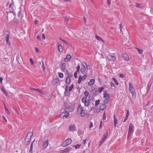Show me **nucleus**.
I'll use <instances>...</instances> for the list:
<instances>
[{
    "instance_id": "f257e3e1",
    "label": "nucleus",
    "mask_w": 153,
    "mask_h": 153,
    "mask_svg": "<svg viewBox=\"0 0 153 153\" xmlns=\"http://www.w3.org/2000/svg\"><path fill=\"white\" fill-rule=\"evenodd\" d=\"M129 90V92L132 94V97L133 99H135L136 97L135 90L133 85L131 82L128 83Z\"/></svg>"
},
{
    "instance_id": "f03ea898",
    "label": "nucleus",
    "mask_w": 153,
    "mask_h": 153,
    "mask_svg": "<svg viewBox=\"0 0 153 153\" xmlns=\"http://www.w3.org/2000/svg\"><path fill=\"white\" fill-rule=\"evenodd\" d=\"M77 111L80 114V115L82 117H84L86 114L85 110L83 109L81 104H79L78 107Z\"/></svg>"
},
{
    "instance_id": "7ed1b4c3",
    "label": "nucleus",
    "mask_w": 153,
    "mask_h": 153,
    "mask_svg": "<svg viewBox=\"0 0 153 153\" xmlns=\"http://www.w3.org/2000/svg\"><path fill=\"white\" fill-rule=\"evenodd\" d=\"M10 32L8 30H6L4 34V38L6 41L7 44L8 45H11V43L9 41Z\"/></svg>"
},
{
    "instance_id": "20e7f679",
    "label": "nucleus",
    "mask_w": 153,
    "mask_h": 153,
    "mask_svg": "<svg viewBox=\"0 0 153 153\" xmlns=\"http://www.w3.org/2000/svg\"><path fill=\"white\" fill-rule=\"evenodd\" d=\"M33 133L32 132H30L28 133L27 136L25 138V141L28 142L27 145L30 142Z\"/></svg>"
},
{
    "instance_id": "39448f33",
    "label": "nucleus",
    "mask_w": 153,
    "mask_h": 153,
    "mask_svg": "<svg viewBox=\"0 0 153 153\" xmlns=\"http://www.w3.org/2000/svg\"><path fill=\"white\" fill-rule=\"evenodd\" d=\"M82 102L84 104L86 107H88L90 105V101L89 100H87L86 97H84L82 99Z\"/></svg>"
},
{
    "instance_id": "423d86ee",
    "label": "nucleus",
    "mask_w": 153,
    "mask_h": 153,
    "mask_svg": "<svg viewBox=\"0 0 153 153\" xmlns=\"http://www.w3.org/2000/svg\"><path fill=\"white\" fill-rule=\"evenodd\" d=\"M72 142V140L70 138H68L65 141L62 143L61 145L62 146L65 147L69 145Z\"/></svg>"
},
{
    "instance_id": "0eeeda50",
    "label": "nucleus",
    "mask_w": 153,
    "mask_h": 153,
    "mask_svg": "<svg viewBox=\"0 0 153 153\" xmlns=\"http://www.w3.org/2000/svg\"><path fill=\"white\" fill-rule=\"evenodd\" d=\"M69 114L68 111H65L62 112L60 116L61 118H64L65 117L66 118H68L69 116Z\"/></svg>"
},
{
    "instance_id": "6e6552de",
    "label": "nucleus",
    "mask_w": 153,
    "mask_h": 153,
    "mask_svg": "<svg viewBox=\"0 0 153 153\" xmlns=\"http://www.w3.org/2000/svg\"><path fill=\"white\" fill-rule=\"evenodd\" d=\"M134 131V126L132 123H130L129 124L128 136L131 133H133Z\"/></svg>"
},
{
    "instance_id": "1a4fd4ad",
    "label": "nucleus",
    "mask_w": 153,
    "mask_h": 153,
    "mask_svg": "<svg viewBox=\"0 0 153 153\" xmlns=\"http://www.w3.org/2000/svg\"><path fill=\"white\" fill-rule=\"evenodd\" d=\"M87 76L86 74H85L84 76L82 77L80 76L79 77V79L78 81V83L80 84L81 82L82 81L84 80L85 79Z\"/></svg>"
},
{
    "instance_id": "9d476101",
    "label": "nucleus",
    "mask_w": 153,
    "mask_h": 153,
    "mask_svg": "<svg viewBox=\"0 0 153 153\" xmlns=\"http://www.w3.org/2000/svg\"><path fill=\"white\" fill-rule=\"evenodd\" d=\"M68 128L69 131H76V127L74 125H70Z\"/></svg>"
},
{
    "instance_id": "9b49d317",
    "label": "nucleus",
    "mask_w": 153,
    "mask_h": 153,
    "mask_svg": "<svg viewBox=\"0 0 153 153\" xmlns=\"http://www.w3.org/2000/svg\"><path fill=\"white\" fill-rule=\"evenodd\" d=\"M107 58L109 60L113 61H115L117 58L115 56L111 55H108Z\"/></svg>"
},
{
    "instance_id": "f8f14e48",
    "label": "nucleus",
    "mask_w": 153,
    "mask_h": 153,
    "mask_svg": "<svg viewBox=\"0 0 153 153\" xmlns=\"http://www.w3.org/2000/svg\"><path fill=\"white\" fill-rule=\"evenodd\" d=\"M122 56L124 59L126 61H128L129 59L128 56L126 54L123 53Z\"/></svg>"
},
{
    "instance_id": "ddd939ff",
    "label": "nucleus",
    "mask_w": 153,
    "mask_h": 153,
    "mask_svg": "<svg viewBox=\"0 0 153 153\" xmlns=\"http://www.w3.org/2000/svg\"><path fill=\"white\" fill-rule=\"evenodd\" d=\"M59 79L58 77L55 78L53 81V83L54 85H56L57 84L59 81Z\"/></svg>"
},
{
    "instance_id": "4468645a",
    "label": "nucleus",
    "mask_w": 153,
    "mask_h": 153,
    "mask_svg": "<svg viewBox=\"0 0 153 153\" xmlns=\"http://www.w3.org/2000/svg\"><path fill=\"white\" fill-rule=\"evenodd\" d=\"M109 94L107 93L106 91L105 90L104 91V98H105V99H109Z\"/></svg>"
},
{
    "instance_id": "2eb2a0df",
    "label": "nucleus",
    "mask_w": 153,
    "mask_h": 153,
    "mask_svg": "<svg viewBox=\"0 0 153 153\" xmlns=\"http://www.w3.org/2000/svg\"><path fill=\"white\" fill-rule=\"evenodd\" d=\"M71 58V55L70 54H68L64 59V60L65 62H68L70 60Z\"/></svg>"
},
{
    "instance_id": "dca6fc26",
    "label": "nucleus",
    "mask_w": 153,
    "mask_h": 153,
    "mask_svg": "<svg viewBox=\"0 0 153 153\" xmlns=\"http://www.w3.org/2000/svg\"><path fill=\"white\" fill-rule=\"evenodd\" d=\"M66 65L65 63H63L62 64L61 66V69L63 72H64L65 71L66 68Z\"/></svg>"
},
{
    "instance_id": "f3484780",
    "label": "nucleus",
    "mask_w": 153,
    "mask_h": 153,
    "mask_svg": "<svg viewBox=\"0 0 153 153\" xmlns=\"http://www.w3.org/2000/svg\"><path fill=\"white\" fill-rule=\"evenodd\" d=\"M48 145V140H47L45 142H44L43 143L42 145L43 147L45 149L47 148Z\"/></svg>"
},
{
    "instance_id": "a211bd4d",
    "label": "nucleus",
    "mask_w": 153,
    "mask_h": 153,
    "mask_svg": "<svg viewBox=\"0 0 153 153\" xmlns=\"http://www.w3.org/2000/svg\"><path fill=\"white\" fill-rule=\"evenodd\" d=\"M71 150L72 148L70 146H68L63 150V152H68L71 151Z\"/></svg>"
},
{
    "instance_id": "6ab92c4d",
    "label": "nucleus",
    "mask_w": 153,
    "mask_h": 153,
    "mask_svg": "<svg viewBox=\"0 0 153 153\" xmlns=\"http://www.w3.org/2000/svg\"><path fill=\"white\" fill-rule=\"evenodd\" d=\"M65 94L66 96H68L69 94V93L68 92V86L67 85H66L65 87Z\"/></svg>"
},
{
    "instance_id": "aec40b11",
    "label": "nucleus",
    "mask_w": 153,
    "mask_h": 153,
    "mask_svg": "<svg viewBox=\"0 0 153 153\" xmlns=\"http://www.w3.org/2000/svg\"><path fill=\"white\" fill-rule=\"evenodd\" d=\"M94 79H91L89 82L88 83V84L89 85H93L94 83Z\"/></svg>"
},
{
    "instance_id": "412c9836",
    "label": "nucleus",
    "mask_w": 153,
    "mask_h": 153,
    "mask_svg": "<svg viewBox=\"0 0 153 153\" xmlns=\"http://www.w3.org/2000/svg\"><path fill=\"white\" fill-rule=\"evenodd\" d=\"M114 127L116 126V124L117 122V119L116 118L115 114H114Z\"/></svg>"
},
{
    "instance_id": "4be33fe9",
    "label": "nucleus",
    "mask_w": 153,
    "mask_h": 153,
    "mask_svg": "<svg viewBox=\"0 0 153 153\" xmlns=\"http://www.w3.org/2000/svg\"><path fill=\"white\" fill-rule=\"evenodd\" d=\"M58 48L59 51L60 52H62L63 51V49L62 46L61 45H58Z\"/></svg>"
},
{
    "instance_id": "5701e85b",
    "label": "nucleus",
    "mask_w": 153,
    "mask_h": 153,
    "mask_svg": "<svg viewBox=\"0 0 153 153\" xmlns=\"http://www.w3.org/2000/svg\"><path fill=\"white\" fill-rule=\"evenodd\" d=\"M65 81L67 84H70V78H69V77H67Z\"/></svg>"
},
{
    "instance_id": "b1692460",
    "label": "nucleus",
    "mask_w": 153,
    "mask_h": 153,
    "mask_svg": "<svg viewBox=\"0 0 153 153\" xmlns=\"http://www.w3.org/2000/svg\"><path fill=\"white\" fill-rule=\"evenodd\" d=\"M106 108V105L105 104H103L100 107V109L102 111H103Z\"/></svg>"
},
{
    "instance_id": "393cba45",
    "label": "nucleus",
    "mask_w": 153,
    "mask_h": 153,
    "mask_svg": "<svg viewBox=\"0 0 153 153\" xmlns=\"http://www.w3.org/2000/svg\"><path fill=\"white\" fill-rule=\"evenodd\" d=\"M34 141H33V142L32 143V144L31 145V146H30V149H29V152H30V153H33V151H32L33 144V143L34 142Z\"/></svg>"
},
{
    "instance_id": "a878e982",
    "label": "nucleus",
    "mask_w": 153,
    "mask_h": 153,
    "mask_svg": "<svg viewBox=\"0 0 153 153\" xmlns=\"http://www.w3.org/2000/svg\"><path fill=\"white\" fill-rule=\"evenodd\" d=\"M136 48L138 51V52L139 53H140V54H142L143 52V50L139 49L138 48Z\"/></svg>"
},
{
    "instance_id": "bb28decb",
    "label": "nucleus",
    "mask_w": 153,
    "mask_h": 153,
    "mask_svg": "<svg viewBox=\"0 0 153 153\" xmlns=\"http://www.w3.org/2000/svg\"><path fill=\"white\" fill-rule=\"evenodd\" d=\"M89 99L88 100H89V101H94V99L93 96H90L89 97Z\"/></svg>"
},
{
    "instance_id": "cd10ccee",
    "label": "nucleus",
    "mask_w": 153,
    "mask_h": 153,
    "mask_svg": "<svg viewBox=\"0 0 153 153\" xmlns=\"http://www.w3.org/2000/svg\"><path fill=\"white\" fill-rule=\"evenodd\" d=\"M104 88H105L103 87H102L98 88V89L99 92L100 93H101L102 91L104 89Z\"/></svg>"
},
{
    "instance_id": "c85d7f7f",
    "label": "nucleus",
    "mask_w": 153,
    "mask_h": 153,
    "mask_svg": "<svg viewBox=\"0 0 153 153\" xmlns=\"http://www.w3.org/2000/svg\"><path fill=\"white\" fill-rule=\"evenodd\" d=\"M60 40H61L63 42L65 43V44L67 45H69V44L65 40L62 39L61 38L60 39Z\"/></svg>"
},
{
    "instance_id": "c756f323",
    "label": "nucleus",
    "mask_w": 153,
    "mask_h": 153,
    "mask_svg": "<svg viewBox=\"0 0 153 153\" xmlns=\"http://www.w3.org/2000/svg\"><path fill=\"white\" fill-rule=\"evenodd\" d=\"M89 94V93L88 91H85L84 93V94L85 96V97H87L88 96Z\"/></svg>"
},
{
    "instance_id": "7c9ffc66",
    "label": "nucleus",
    "mask_w": 153,
    "mask_h": 153,
    "mask_svg": "<svg viewBox=\"0 0 153 153\" xmlns=\"http://www.w3.org/2000/svg\"><path fill=\"white\" fill-rule=\"evenodd\" d=\"M58 76L59 78H63L64 76L63 74L62 73H58Z\"/></svg>"
},
{
    "instance_id": "2f4dec72",
    "label": "nucleus",
    "mask_w": 153,
    "mask_h": 153,
    "mask_svg": "<svg viewBox=\"0 0 153 153\" xmlns=\"http://www.w3.org/2000/svg\"><path fill=\"white\" fill-rule=\"evenodd\" d=\"M112 79L113 80V81H114V82L115 83V84L116 85H118V82L117 80H116V79L113 77L112 78Z\"/></svg>"
},
{
    "instance_id": "473e14b6",
    "label": "nucleus",
    "mask_w": 153,
    "mask_h": 153,
    "mask_svg": "<svg viewBox=\"0 0 153 153\" xmlns=\"http://www.w3.org/2000/svg\"><path fill=\"white\" fill-rule=\"evenodd\" d=\"M106 138H105V137H103L102 139V140L101 141L99 145V146L101 145V144L103 143L105 141V140L106 139Z\"/></svg>"
},
{
    "instance_id": "72a5a7b5",
    "label": "nucleus",
    "mask_w": 153,
    "mask_h": 153,
    "mask_svg": "<svg viewBox=\"0 0 153 153\" xmlns=\"http://www.w3.org/2000/svg\"><path fill=\"white\" fill-rule=\"evenodd\" d=\"M109 99H105L104 102V104L105 105L106 104H107L108 103L109 100Z\"/></svg>"
},
{
    "instance_id": "f704fd0d",
    "label": "nucleus",
    "mask_w": 153,
    "mask_h": 153,
    "mask_svg": "<svg viewBox=\"0 0 153 153\" xmlns=\"http://www.w3.org/2000/svg\"><path fill=\"white\" fill-rule=\"evenodd\" d=\"M73 86H74V85H73V84H72L70 86H69V91H72V90L73 88Z\"/></svg>"
},
{
    "instance_id": "c9c22d12",
    "label": "nucleus",
    "mask_w": 153,
    "mask_h": 153,
    "mask_svg": "<svg viewBox=\"0 0 153 153\" xmlns=\"http://www.w3.org/2000/svg\"><path fill=\"white\" fill-rule=\"evenodd\" d=\"M84 68L85 70H90V66L89 65H87L85 66V67H84Z\"/></svg>"
},
{
    "instance_id": "e433bc0d",
    "label": "nucleus",
    "mask_w": 153,
    "mask_h": 153,
    "mask_svg": "<svg viewBox=\"0 0 153 153\" xmlns=\"http://www.w3.org/2000/svg\"><path fill=\"white\" fill-rule=\"evenodd\" d=\"M67 74L68 76V77H69V78H70V77H71L73 76L72 74L69 72L67 73Z\"/></svg>"
},
{
    "instance_id": "4c0bfd02",
    "label": "nucleus",
    "mask_w": 153,
    "mask_h": 153,
    "mask_svg": "<svg viewBox=\"0 0 153 153\" xmlns=\"http://www.w3.org/2000/svg\"><path fill=\"white\" fill-rule=\"evenodd\" d=\"M100 100H97L96 101H95V106H97L99 104Z\"/></svg>"
},
{
    "instance_id": "58836bf2",
    "label": "nucleus",
    "mask_w": 153,
    "mask_h": 153,
    "mask_svg": "<svg viewBox=\"0 0 153 153\" xmlns=\"http://www.w3.org/2000/svg\"><path fill=\"white\" fill-rule=\"evenodd\" d=\"M80 68V66L79 65H78L77 67H76V70L77 71H77V72H79V69Z\"/></svg>"
},
{
    "instance_id": "ea45409f",
    "label": "nucleus",
    "mask_w": 153,
    "mask_h": 153,
    "mask_svg": "<svg viewBox=\"0 0 153 153\" xmlns=\"http://www.w3.org/2000/svg\"><path fill=\"white\" fill-rule=\"evenodd\" d=\"M30 89L32 91H38L39 90V89L38 88L36 89L33 88H30Z\"/></svg>"
},
{
    "instance_id": "a19ab883",
    "label": "nucleus",
    "mask_w": 153,
    "mask_h": 153,
    "mask_svg": "<svg viewBox=\"0 0 153 153\" xmlns=\"http://www.w3.org/2000/svg\"><path fill=\"white\" fill-rule=\"evenodd\" d=\"M42 69L43 71L45 70V65L44 63V62L42 60Z\"/></svg>"
},
{
    "instance_id": "79ce46f5",
    "label": "nucleus",
    "mask_w": 153,
    "mask_h": 153,
    "mask_svg": "<svg viewBox=\"0 0 153 153\" xmlns=\"http://www.w3.org/2000/svg\"><path fill=\"white\" fill-rule=\"evenodd\" d=\"M80 70L82 74H84L85 73V70L83 68H81Z\"/></svg>"
},
{
    "instance_id": "37998d69",
    "label": "nucleus",
    "mask_w": 153,
    "mask_h": 153,
    "mask_svg": "<svg viewBox=\"0 0 153 153\" xmlns=\"http://www.w3.org/2000/svg\"><path fill=\"white\" fill-rule=\"evenodd\" d=\"M80 146V145H79L78 144H77L75 146H73L76 149H77L79 148Z\"/></svg>"
},
{
    "instance_id": "c03bdc74",
    "label": "nucleus",
    "mask_w": 153,
    "mask_h": 153,
    "mask_svg": "<svg viewBox=\"0 0 153 153\" xmlns=\"http://www.w3.org/2000/svg\"><path fill=\"white\" fill-rule=\"evenodd\" d=\"M22 13V11L20 10L18 12V14H17V16H18V17H20V16L21 14V13Z\"/></svg>"
},
{
    "instance_id": "a18cd8bd",
    "label": "nucleus",
    "mask_w": 153,
    "mask_h": 153,
    "mask_svg": "<svg viewBox=\"0 0 153 153\" xmlns=\"http://www.w3.org/2000/svg\"><path fill=\"white\" fill-rule=\"evenodd\" d=\"M5 110L6 112V113H7V114H10V113L9 112V111L7 109V108L5 106Z\"/></svg>"
},
{
    "instance_id": "49530a36",
    "label": "nucleus",
    "mask_w": 153,
    "mask_h": 153,
    "mask_svg": "<svg viewBox=\"0 0 153 153\" xmlns=\"http://www.w3.org/2000/svg\"><path fill=\"white\" fill-rule=\"evenodd\" d=\"M70 107H67L66 108H65V111H68V112H71V111H70Z\"/></svg>"
},
{
    "instance_id": "de8ad7c7",
    "label": "nucleus",
    "mask_w": 153,
    "mask_h": 153,
    "mask_svg": "<svg viewBox=\"0 0 153 153\" xmlns=\"http://www.w3.org/2000/svg\"><path fill=\"white\" fill-rule=\"evenodd\" d=\"M77 71H76L74 74V76L75 78L77 77Z\"/></svg>"
},
{
    "instance_id": "09e8293b",
    "label": "nucleus",
    "mask_w": 153,
    "mask_h": 153,
    "mask_svg": "<svg viewBox=\"0 0 153 153\" xmlns=\"http://www.w3.org/2000/svg\"><path fill=\"white\" fill-rule=\"evenodd\" d=\"M96 39L98 40H102V39L100 37L96 36Z\"/></svg>"
},
{
    "instance_id": "8fccbe9b",
    "label": "nucleus",
    "mask_w": 153,
    "mask_h": 153,
    "mask_svg": "<svg viewBox=\"0 0 153 153\" xmlns=\"http://www.w3.org/2000/svg\"><path fill=\"white\" fill-rule=\"evenodd\" d=\"M102 119L104 120H105L106 119L105 114V112H104L103 114Z\"/></svg>"
},
{
    "instance_id": "3c124183",
    "label": "nucleus",
    "mask_w": 153,
    "mask_h": 153,
    "mask_svg": "<svg viewBox=\"0 0 153 153\" xmlns=\"http://www.w3.org/2000/svg\"><path fill=\"white\" fill-rule=\"evenodd\" d=\"M120 77L122 78H123L125 76V75L122 74H120L119 75Z\"/></svg>"
},
{
    "instance_id": "603ef678",
    "label": "nucleus",
    "mask_w": 153,
    "mask_h": 153,
    "mask_svg": "<svg viewBox=\"0 0 153 153\" xmlns=\"http://www.w3.org/2000/svg\"><path fill=\"white\" fill-rule=\"evenodd\" d=\"M129 111L128 110H127V112L126 113V116H128V117L129 116Z\"/></svg>"
},
{
    "instance_id": "864d4df0",
    "label": "nucleus",
    "mask_w": 153,
    "mask_h": 153,
    "mask_svg": "<svg viewBox=\"0 0 153 153\" xmlns=\"http://www.w3.org/2000/svg\"><path fill=\"white\" fill-rule=\"evenodd\" d=\"M14 22L15 23H17L18 22V20L17 19L14 18Z\"/></svg>"
},
{
    "instance_id": "5fc2aeb1",
    "label": "nucleus",
    "mask_w": 153,
    "mask_h": 153,
    "mask_svg": "<svg viewBox=\"0 0 153 153\" xmlns=\"http://www.w3.org/2000/svg\"><path fill=\"white\" fill-rule=\"evenodd\" d=\"M119 28L120 30V32H122V26L121 24H120L119 25Z\"/></svg>"
},
{
    "instance_id": "6e6d98bb",
    "label": "nucleus",
    "mask_w": 153,
    "mask_h": 153,
    "mask_svg": "<svg viewBox=\"0 0 153 153\" xmlns=\"http://www.w3.org/2000/svg\"><path fill=\"white\" fill-rule=\"evenodd\" d=\"M30 61L31 62V65H33V61L32 59L31 58H30Z\"/></svg>"
},
{
    "instance_id": "4d7b16f0",
    "label": "nucleus",
    "mask_w": 153,
    "mask_h": 153,
    "mask_svg": "<svg viewBox=\"0 0 153 153\" xmlns=\"http://www.w3.org/2000/svg\"><path fill=\"white\" fill-rule=\"evenodd\" d=\"M110 85L111 87H114L115 86L114 84L112 82H110Z\"/></svg>"
},
{
    "instance_id": "13d9d810",
    "label": "nucleus",
    "mask_w": 153,
    "mask_h": 153,
    "mask_svg": "<svg viewBox=\"0 0 153 153\" xmlns=\"http://www.w3.org/2000/svg\"><path fill=\"white\" fill-rule=\"evenodd\" d=\"M108 132L107 131L106 134H105L104 135V137H105V138H106V137H107L108 136Z\"/></svg>"
},
{
    "instance_id": "bf43d9fd",
    "label": "nucleus",
    "mask_w": 153,
    "mask_h": 153,
    "mask_svg": "<svg viewBox=\"0 0 153 153\" xmlns=\"http://www.w3.org/2000/svg\"><path fill=\"white\" fill-rule=\"evenodd\" d=\"M128 117L126 116L123 122H125L127 120Z\"/></svg>"
},
{
    "instance_id": "052dcab7",
    "label": "nucleus",
    "mask_w": 153,
    "mask_h": 153,
    "mask_svg": "<svg viewBox=\"0 0 153 153\" xmlns=\"http://www.w3.org/2000/svg\"><path fill=\"white\" fill-rule=\"evenodd\" d=\"M65 21L66 22H68L69 21V19L66 17H64Z\"/></svg>"
},
{
    "instance_id": "680f3d73",
    "label": "nucleus",
    "mask_w": 153,
    "mask_h": 153,
    "mask_svg": "<svg viewBox=\"0 0 153 153\" xmlns=\"http://www.w3.org/2000/svg\"><path fill=\"white\" fill-rule=\"evenodd\" d=\"M102 121H101L100 122V125L99 127V129H100L101 128V126H102Z\"/></svg>"
},
{
    "instance_id": "e2e57ef3",
    "label": "nucleus",
    "mask_w": 153,
    "mask_h": 153,
    "mask_svg": "<svg viewBox=\"0 0 153 153\" xmlns=\"http://www.w3.org/2000/svg\"><path fill=\"white\" fill-rule=\"evenodd\" d=\"M42 37L44 39H45V34L44 33H43L42 35Z\"/></svg>"
},
{
    "instance_id": "0e129e2a",
    "label": "nucleus",
    "mask_w": 153,
    "mask_h": 153,
    "mask_svg": "<svg viewBox=\"0 0 153 153\" xmlns=\"http://www.w3.org/2000/svg\"><path fill=\"white\" fill-rule=\"evenodd\" d=\"M83 66L84 67V68L85 67V66L87 65V64H86V63L85 62H84L82 63Z\"/></svg>"
},
{
    "instance_id": "69168bd1",
    "label": "nucleus",
    "mask_w": 153,
    "mask_h": 153,
    "mask_svg": "<svg viewBox=\"0 0 153 153\" xmlns=\"http://www.w3.org/2000/svg\"><path fill=\"white\" fill-rule=\"evenodd\" d=\"M38 91L39 92L43 94V91L42 90H40L39 89V90Z\"/></svg>"
},
{
    "instance_id": "338daca9",
    "label": "nucleus",
    "mask_w": 153,
    "mask_h": 153,
    "mask_svg": "<svg viewBox=\"0 0 153 153\" xmlns=\"http://www.w3.org/2000/svg\"><path fill=\"white\" fill-rule=\"evenodd\" d=\"M110 4H111V3H110V1H109V0H108V2L107 3V4L108 5H110Z\"/></svg>"
},
{
    "instance_id": "774afa93",
    "label": "nucleus",
    "mask_w": 153,
    "mask_h": 153,
    "mask_svg": "<svg viewBox=\"0 0 153 153\" xmlns=\"http://www.w3.org/2000/svg\"><path fill=\"white\" fill-rule=\"evenodd\" d=\"M78 134L79 136H80L82 134V132H81L80 131H78Z\"/></svg>"
}]
</instances>
